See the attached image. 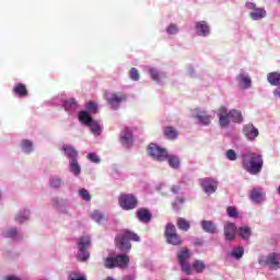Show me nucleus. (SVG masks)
Wrapping results in <instances>:
<instances>
[{"label":"nucleus","mask_w":280,"mask_h":280,"mask_svg":"<svg viewBox=\"0 0 280 280\" xmlns=\"http://www.w3.org/2000/svg\"><path fill=\"white\" fill-rule=\"evenodd\" d=\"M243 168L252 176H257L264 170V159L258 153L247 152L243 154Z\"/></svg>","instance_id":"obj_1"},{"label":"nucleus","mask_w":280,"mask_h":280,"mask_svg":"<svg viewBox=\"0 0 280 280\" xmlns=\"http://www.w3.org/2000/svg\"><path fill=\"white\" fill-rule=\"evenodd\" d=\"M141 238L137 233L125 230L121 234L115 237L116 248H119L122 253H128L132 248L130 242H140Z\"/></svg>","instance_id":"obj_2"},{"label":"nucleus","mask_w":280,"mask_h":280,"mask_svg":"<svg viewBox=\"0 0 280 280\" xmlns=\"http://www.w3.org/2000/svg\"><path fill=\"white\" fill-rule=\"evenodd\" d=\"M104 266L108 270L120 268V270H128L130 268V257L126 254H119L115 257H107L104 260Z\"/></svg>","instance_id":"obj_3"},{"label":"nucleus","mask_w":280,"mask_h":280,"mask_svg":"<svg viewBox=\"0 0 280 280\" xmlns=\"http://www.w3.org/2000/svg\"><path fill=\"white\" fill-rule=\"evenodd\" d=\"M164 237L166 243L171 244L172 246H183V237L179 236L174 223H167L165 225Z\"/></svg>","instance_id":"obj_4"},{"label":"nucleus","mask_w":280,"mask_h":280,"mask_svg":"<svg viewBox=\"0 0 280 280\" xmlns=\"http://www.w3.org/2000/svg\"><path fill=\"white\" fill-rule=\"evenodd\" d=\"M189 259H191V250H189V248L183 247L177 252V261L180 270L188 276L191 275V265L189 264Z\"/></svg>","instance_id":"obj_5"},{"label":"nucleus","mask_w":280,"mask_h":280,"mask_svg":"<svg viewBox=\"0 0 280 280\" xmlns=\"http://www.w3.org/2000/svg\"><path fill=\"white\" fill-rule=\"evenodd\" d=\"M118 203L124 211H131L132 209H137L139 200L132 194H120L118 197Z\"/></svg>","instance_id":"obj_6"},{"label":"nucleus","mask_w":280,"mask_h":280,"mask_svg":"<svg viewBox=\"0 0 280 280\" xmlns=\"http://www.w3.org/2000/svg\"><path fill=\"white\" fill-rule=\"evenodd\" d=\"M105 100L113 110H117L119 108V104L128 100V95L122 92L107 93L105 94Z\"/></svg>","instance_id":"obj_7"},{"label":"nucleus","mask_w":280,"mask_h":280,"mask_svg":"<svg viewBox=\"0 0 280 280\" xmlns=\"http://www.w3.org/2000/svg\"><path fill=\"white\" fill-rule=\"evenodd\" d=\"M259 266H269L271 270H278L279 269V254L278 253H271L268 256H261L258 259Z\"/></svg>","instance_id":"obj_8"},{"label":"nucleus","mask_w":280,"mask_h":280,"mask_svg":"<svg viewBox=\"0 0 280 280\" xmlns=\"http://www.w3.org/2000/svg\"><path fill=\"white\" fill-rule=\"evenodd\" d=\"M148 153L152 159H155V161L163 162L167 160V150L159 147L158 144H149Z\"/></svg>","instance_id":"obj_9"},{"label":"nucleus","mask_w":280,"mask_h":280,"mask_svg":"<svg viewBox=\"0 0 280 280\" xmlns=\"http://www.w3.org/2000/svg\"><path fill=\"white\" fill-rule=\"evenodd\" d=\"M199 185L202 187L205 194H215L218 191V183L211 177L199 179Z\"/></svg>","instance_id":"obj_10"},{"label":"nucleus","mask_w":280,"mask_h":280,"mask_svg":"<svg viewBox=\"0 0 280 280\" xmlns=\"http://www.w3.org/2000/svg\"><path fill=\"white\" fill-rule=\"evenodd\" d=\"M217 115L219 117V126L221 128H229L231 124V114L224 106L219 107Z\"/></svg>","instance_id":"obj_11"},{"label":"nucleus","mask_w":280,"mask_h":280,"mask_svg":"<svg viewBox=\"0 0 280 280\" xmlns=\"http://www.w3.org/2000/svg\"><path fill=\"white\" fill-rule=\"evenodd\" d=\"M243 132L249 141H253L254 139H257V137H259V130L255 128V126H253L252 124L245 125L243 128Z\"/></svg>","instance_id":"obj_12"},{"label":"nucleus","mask_w":280,"mask_h":280,"mask_svg":"<svg viewBox=\"0 0 280 280\" xmlns=\"http://www.w3.org/2000/svg\"><path fill=\"white\" fill-rule=\"evenodd\" d=\"M136 215L138 220H140V222H142L143 224H148V222L152 221V212H150L148 208L138 209Z\"/></svg>","instance_id":"obj_13"},{"label":"nucleus","mask_w":280,"mask_h":280,"mask_svg":"<svg viewBox=\"0 0 280 280\" xmlns=\"http://www.w3.org/2000/svg\"><path fill=\"white\" fill-rule=\"evenodd\" d=\"M120 143L126 148H130V145H132V131H130L129 128H125L120 132Z\"/></svg>","instance_id":"obj_14"},{"label":"nucleus","mask_w":280,"mask_h":280,"mask_svg":"<svg viewBox=\"0 0 280 280\" xmlns=\"http://www.w3.org/2000/svg\"><path fill=\"white\" fill-rule=\"evenodd\" d=\"M236 80H237V83H238V86L241 89H250V84H252V80H250V77L246 73H240L237 77H236Z\"/></svg>","instance_id":"obj_15"},{"label":"nucleus","mask_w":280,"mask_h":280,"mask_svg":"<svg viewBox=\"0 0 280 280\" xmlns=\"http://www.w3.org/2000/svg\"><path fill=\"white\" fill-rule=\"evenodd\" d=\"M13 93L18 97H27V85H25V83H15L13 85Z\"/></svg>","instance_id":"obj_16"},{"label":"nucleus","mask_w":280,"mask_h":280,"mask_svg":"<svg viewBox=\"0 0 280 280\" xmlns=\"http://www.w3.org/2000/svg\"><path fill=\"white\" fill-rule=\"evenodd\" d=\"M236 231H237V228H235V223H228L224 226L225 240H228L229 242L235 240Z\"/></svg>","instance_id":"obj_17"},{"label":"nucleus","mask_w":280,"mask_h":280,"mask_svg":"<svg viewBox=\"0 0 280 280\" xmlns=\"http://www.w3.org/2000/svg\"><path fill=\"white\" fill-rule=\"evenodd\" d=\"M265 196H266V194H264V191H261V188H253L252 194H250V199L256 205H259V202H264Z\"/></svg>","instance_id":"obj_18"},{"label":"nucleus","mask_w":280,"mask_h":280,"mask_svg":"<svg viewBox=\"0 0 280 280\" xmlns=\"http://www.w3.org/2000/svg\"><path fill=\"white\" fill-rule=\"evenodd\" d=\"M195 118L198 119L202 126H209V124H211V116L205 110H198Z\"/></svg>","instance_id":"obj_19"},{"label":"nucleus","mask_w":280,"mask_h":280,"mask_svg":"<svg viewBox=\"0 0 280 280\" xmlns=\"http://www.w3.org/2000/svg\"><path fill=\"white\" fill-rule=\"evenodd\" d=\"M176 226L179 231H183L184 233H187L191 229V223L187 221V219L179 217L176 221Z\"/></svg>","instance_id":"obj_20"},{"label":"nucleus","mask_w":280,"mask_h":280,"mask_svg":"<svg viewBox=\"0 0 280 280\" xmlns=\"http://www.w3.org/2000/svg\"><path fill=\"white\" fill-rule=\"evenodd\" d=\"M196 30L198 36H209V25L207 22L201 21L196 23Z\"/></svg>","instance_id":"obj_21"},{"label":"nucleus","mask_w":280,"mask_h":280,"mask_svg":"<svg viewBox=\"0 0 280 280\" xmlns=\"http://www.w3.org/2000/svg\"><path fill=\"white\" fill-rule=\"evenodd\" d=\"M62 150H63L66 156H68V159H71V161L78 160V152L73 147H71L69 144H65L62 147Z\"/></svg>","instance_id":"obj_22"},{"label":"nucleus","mask_w":280,"mask_h":280,"mask_svg":"<svg viewBox=\"0 0 280 280\" xmlns=\"http://www.w3.org/2000/svg\"><path fill=\"white\" fill-rule=\"evenodd\" d=\"M191 266V275L195 272H197V275H200L201 272H205V269L207 268V265H205V261L202 260H194Z\"/></svg>","instance_id":"obj_23"},{"label":"nucleus","mask_w":280,"mask_h":280,"mask_svg":"<svg viewBox=\"0 0 280 280\" xmlns=\"http://www.w3.org/2000/svg\"><path fill=\"white\" fill-rule=\"evenodd\" d=\"M266 9L264 8H256L250 14V19L253 21H260V19H266Z\"/></svg>","instance_id":"obj_24"},{"label":"nucleus","mask_w":280,"mask_h":280,"mask_svg":"<svg viewBox=\"0 0 280 280\" xmlns=\"http://www.w3.org/2000/svg\"><path fill=\"white\" fill-rule=\"evenodd\" d=\"M229 113L230 119H232L234 124H242L244 121V116H242V112L237 109H232Z\"/></svg>","instance_id":"obj_25"},{"label":"nucleus","mask_w":280,"mask_h":280,"mask_svg":"<svg viewBox=\"0 0 280 280\" xmlns=\"http://www.w3.org/2000/svg\"><path fill=\"white\" fill-rule=\"evenodd\" d=\"M166 161L173 170H178V167H180V159H178V155H168L167 153Z\"/></svg>","instance_id":"obj_26"},{"label":"nucleus","mask_w":280,"mask_h":280,"mask_svg":"<svg viewBox=\"0 0 280 280\" xmlns=\"http://www.w3.org/2000/svg\"><path fill=\"white\" fill-rule=\"evenodd\" d=\"M267 80L269 84L272 86H280V73L279 72H271L267 75Z\"/></svg>","instance_id":"obj_27"},{"label":"nucleus","mask_w":280,"mask_h":280,"mask_svg":"<svg viewBox=\"0 0 280 280\" xmlns=\"http://www.w3.org/2000/svg\"><path fill=\"white\" fill-rule=\"evenodd\" d=\"M63 106L68 113H73L78 110V101H75V98H70L65 102Z\"/></svg>","instance_id":"obj_28"},{"label":"nucleus","mask_w":280,"mask_h":280,"mask_svg":"<svg viewBox=\"0 0 280 280\" xmlns=\"http://www.w3.org/2000/svg\"><path fill=\"white\" fill-rule=\"evenodd\" d=\"M164 137L171 141H174V139H177L178 137V131L174 127L168 126L164 128Z\"/></svg>","instance_id":"obj_29"},{"label":"nucleus","mask_w":280,"mask_h":280,"mask_svg":"<svg viewBox=\"0 0 280 280\" xmlns=\"http://www.w3.org/2000/svg\"><path fill=\"white\" fill-rule=\"evenodd\" d=\"M79 121H81V124H83L84 126H89L90 124H92L94 120L91 117V115H89V112H80L79 113Z\"/></svg>","instance_id":"obj_30"},{"label":"nucleus","mask_w":280,"mask_h":280,"mask_svg":"<svg viewBox=\"0 0 280 280\" xmlns=\"http://www.w3.org/2000/svg\"><path fill=\"white\" fill-rule=\"evenodd\" d=\"M201 226L206 233L213 234L217 231L215 223L213 221H202Z\"/></svg>","instance_id":"obj_31"},{"label":"nucleus","mask_w":280,"mask_h":280,"mask_svg":"<svg viewBox=\"0 0 280 280\" xmlns=\"http://www.w3.org/2000/svg\"><path fill=\"white\" fill-rule=\"evenodd\" d=\"M91 246V237L89 236H81L78 240V248H82L83 250H86Z\"/></svg>","instance_id":"obj_32"},{"label":"nucleus","mask_w":280,"mask_h":280,"mask_svg":"<svg viewBox=\"0 0 280 280\" xmlns=\"http://www.w3.org/2000/svg\"><path fill=\"white\" fill-rule=\"evenodd\" d=\"M238 236L241 237V240H250V228H238Z\"/></svg>","instance_id":"obj_33"},{"label":"nucleus","mask_w":280,"mask_h":280,"mask_svg":"<svg viewBox=\"0 0 280 280\" xmlns=\"http://www.w3.org/2000/svg\"><path fill=\"white\" fill-rule=\"evenodd\" d=\"M21 145H22V150L23 152H25V154H31L33 148H34V144L32 143L31 140H22L21 142Z\"/></svg>","instance_id":"obj_34"},{"label":"nucleus","mask_w":280,"mask_h":280,"mask_svg":"<svg viewBox=\"0 0 280 280\" xmlns=\"http://www.w3.org/2000/svg\"><path fill=\"white\" fill-rule=\"evenodd\" d=\"M70 172H72V174H74V176H78L80 174V172H82L80 164H78V160H71Z\"/></svg>","instance_id":"obj_35"},{"label":"nucleus","mask_w":280,"mask_h":280,"mask_svg":"<svg viewBox=\"0 0 280 280\" xmlns=\"http://www.w3.org/2000/svg\"><path fill=\"white\" fill-rule=\"evenodd\" d=\"M89 257H91V254H89V250L79 248L77 258L79 261H88Z\"/></svg>","instance_id":"obj_36"},{"label":"nucleus","mask_w":280,"mask_h":280,"mask_svg":"<svg viewBox=\"0 0 280 280\" xmlns=\"http://www.w3.org/2000/svg\"><path fill=\"white\" fill-rule=\"evenodd\" d=\"M88 127L91 128L92 135H96V136L102 135V127H100V124L97 121L94 120Z\"/></svg>","instance_id":"obj_37"},{"label":"nucleus","mask_w":280,"mask_h":280,"mask_svg":"<svg viewBox=\"0 0 280 280\" xmlns=\"http://www.w3.org/2000/svg\"><path fill=\"white\" fill-rule=\"evenodd\" d=\"M231 257H234V259H242V257H244V247H235L232 249Z\"/></svg>","instance_id":"obj_38"},{"label":"nucleus","mask_w":280,"mask_h":280,"mask_svg":"<svg viewBox=\"0 0 280 280\" xmlns=\"http://www.w3.org/2000/svg\"><path fill=\"white\" fill-rule=\"evenodd\" d=\"M86 110H89V113H93L95 115V113H97V103L90 101L86 105H85Z\"/></svg>","instance_id":"obj_39"},{"label":"nucleus","mask_w":280,"mask_h":280,"mask_svg":"<svg viewBox=\"0 0 280 280\" xmlns=\"http://www.w3.org/2000/svg\"><path fill=\"white\" fill-rule=\"evenodd\" d=\"M129 77L131 80H133V82H139V70H137V68H131L129 71Z\"/></svg>","instance_id":"obj_40"},{"label":"nucleus","mask_w":280,"mask_h":280,"mask_svg":"<svg viewBox=\"0 0 280 280\" xmlns=\"http://www.w3.org/2000/svg\"><path fill=\"white\" fill-rule=\"evenodd\" d=\"M225 156L229 161H237V153L233 149L228 150Z\"/></svg>","instance_id":"obj_41"},{"label":"nucleus","mask_w":280,"mask_h":280,"mask_svg":"<svg viewBox=\"0 0 280 280\" xmlns=\"http://www.w3.org/2000/svg\"><path fill=\"white\" fill-rule=\"evenodd\" d=\"M226 213L230 218H238L240 214L237 213V208L230 206L226 209Z\"/></svg>","instance_id":"obj_42"},{"label":"nucleus","mask_w":280,"mask_h":280,"mask_svg":"<svg viewBox=\"0 0 280 280\" xmlns=\"http://www.w3.org/2000/svg\"><path fill=\"white\" fill-rule=\"evenodd\" d=\"M60 185H62V180H60V178H58V177H54L50 180V187H52V189H58L60 187Z\"/></svg>","instance_id":"obj_43"},{"label":"nucleus","mask_w":280,"mask_h":280,"mask_svg":"<svg viewBox=\"0 0 280 280\" xmlns=\"http://www.w3.org/2000/svg\"><path fill=\"white\" fill-rule=\"evenodd\" d=\"M179 205H185V198H177L174 202H173V209L175 211H180V207H178Z\"/></svg>","instance_id":"obj_44"},{"label":"nucleus","mask_w":280,"mask_h":280,"mask_svg":"<svg viewBox=\"0 0 280 280\" xmlns=\"http://www.w3.org/2000/svg\"><path fill=\"white\" fill-rule=\"evenodd\" d=\"M79 194H80L81 198H83L88 202L91 200V194H89V190L82 188L79 190Z\"/></svg>","instance_id":"obj_45"},{"label":"nucleus","mask_w":280,"mask_h":280,"mask_svg":"<svg viewBox=\"0 0 280 280\" xmlns=\"http://www.w3.org/2000/svg\"><path fill=\"white\" fill-rule=\"evenodd\" d=\"M68 280H86V277L77 272H71L70 276L68 277Z\"/></svg>","instance_id":"obj_46"},{"label":"nucleus","mask_w":280,"mask_h":280,"mask_svg":"<svg viewBox=\"0 0 280 280\" xmlns=\"http://www.w3.org/2000/svg\"><path fill=\"white\" fill-rule=\"evenodd\" d=\"M16 235H19V231H16V229L14 228H11L7 231V237H9L10 240H14Z\"/></svg>","instance_id":"obj_47"},{"label":"nucleus","mask_w":280,"mask_h":280,"mask_svg":"<svg viewBox=\"0 0 280 280\" xmlns=\"http://www.w3.org/2000/svg\"><path fill=\"white\" fill-rule=\"evenodd\" d=\"M166 32L171 35L178 34V26L176 24H171L167 26Z\"/></svg>","instance_id":"obj_48"},{"label":"nucleus","mask_w":280,"mask_h":280,"mask_svg":"<svg viewBox=\"0 0 280 280\" xmlns=\"http://www.w3.org/2000/svg\"><path fill=\"white\" fill-rule=\"evenodd\" d=\"M149 73H150L152 80H154V82H160L159 72L156 71V69L150 68Z\"/></svg>","instance_id":"obj_49"},{"label":"nucleus","mask_w":280,"mask_h":280,"mask_svg":"<svg viewBox=\"0 0 280 280\" xmlns=\"http://www.w3.org/2000/svg\"><path fill=\"white\" fill-rule=\"evenodd\" d=\"M92 220H94V222H102V220H104V215H102L100 211H94L92 213Z\"/></svg>","instance_id":"obj_50"},{"label":"nucleus","mask_w":280,"mask_h":280,"mask_svg":"<svg viewBox=\"0 0 280 280\" xmlns=\"http://www.w3.org/2000/svg\"><path fill=\"white\" fill-rule=\"evenodd\" d=\"M88 159L92 163H100V156H97V154H95V153H89Z\"/></svg>","instance_id":"obj_51"},{"label":"nucleus","mask_w":280,"mask_h":280,"mask_svg":"<svg viewBox=\"0 0 280 280\" xmlns=\"http://www.w3.org/2000/svg\"><path fill=\"white\" fill-rule=\"evenodd\" d=\"M16 222H20V224H23V222L27 221V215L19 214L15 217Z\"/></svg>","instance_id":"obj_52"},{"label":"nucleus","mask_w":280,"mask_h":280,"mask_svg":"<svg viewBox=\"0 0 280 280\" xmlns=\"http://www.w3.org/2000/svg\"><path fill=\"white\" fill-rule=\"evenodd\" d=\"M245 5L248 10H257V4H255L254 2H246Z\"/></svg>","instance_id":"obj_53"},{"label":"nucleus","mask_w":280,"mask_h":280,"mask_svg":"<svg viewBox=\"0 0 280 280\" xmlns=\"http://www.w3.org/2000/svg\"><path fill=\"white\" fill-rule=\"evenodd\" d=\"M171 191H173V194H178L180 191V186H172Z\"/></svg>","instance_id":"obj_54"},{"label":"nucleus","mask_w":280,"mask_h":280,"mask_svg":"<svg viewBox=\"0 0 280 280\" xmlns=\"http://www.w3.org/2000/svg\"><path fill=\"white\" fill-rule=\"evenodd\" d=\"M3 280H21V278H16L14 276L5 277Z\"/></svg>","instance_id":"obj_55"},{"label":"nucleus","mask_w":280,"mask_h":280,"mask_svg":"<svg viewBox=\"0 0 280 280\" xmlns=\"http://www.w3.org/2000/svg\"><path fill=\"white\" fill-rule=\"evenodd\" d=\"M275 96L280 98V91H276Z\"/></svg>","instance_id":"obj_56"},{"label":"nucleus","mask_w":280,"mask_h":280,"mask_svg":"<svg viewBox=\"0 0 280 280\" xmlns=\"http://www.w3.org/2000/svg\"><path fill=\"white\" fill-rule=\"evenodd\" d=\"M106 280H115L113 277H107Z\"/></svg>","instance_id":"obj_57"},{"label":"nucleus","mask_w":280,"mask_h":280,"mask_svg":"<svg viewBox=\"0 0 280 280\" xmlns=\"http://www.w3.org/2000/svg\"><path fill=\"white\" fill-rule=\"evenodd\" d=\"M197 244H200V240H197Z\"/></svg>","instance_id":"obj_58"}]
</instances>
